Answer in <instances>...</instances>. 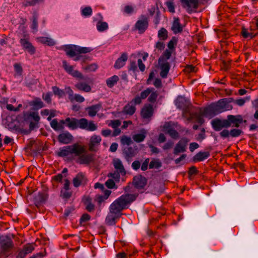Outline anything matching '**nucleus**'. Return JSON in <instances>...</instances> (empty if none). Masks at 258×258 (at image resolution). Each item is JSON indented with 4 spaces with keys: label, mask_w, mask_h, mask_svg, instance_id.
Masks as SVG:
<instances>
[{
    "label": "nucleus",
    "mask_w": 258,
    "mask_h": 258,
    "mask_svg": "<svg viewBox=\"0 0 258 258\" xmlns=\"http://www.w3.org/2000/svg\"><path fill=\"white\" fill-rule=\"evenodd\" d=\"M138 196V194H126L121 195L115 200L109 207V213L105 219L107 225H114L116 220L122 214L121 211L128 208V206L135 201Z\"/></svg>",
    "instance_id": "nucleus-1"
},
{
    "label": "nucleus",
    "mask_w": 258,
    "mask_h": 258,
    "mask_svg": "<svg viewBox=\"0 0 258 258\" xmlns=\"http://www.w3.org/2000/svg\"><path fill=\"white\" fill-rule=\"evenodd\" d=\"M242 123V116L240 114L228 115L226 119H220L216 118L211 121L212 127L217 132L221 131L223 128H227L230 126L239 127Z\"/></svg>",
    "instance_id": "nucleus-2"
},
{
    "label": "nucleus",
    "mask_w": 258,
    "mask_h": 258,
    "mask_svg": "<svg viewBox=\"0 0 258 258\" xmlns=\"http://www.w3.org/2000/svg\"><path fill=\"white\" fill-rule=\"evenodd\" d=\"M66 121L67 126L72 130L80 128L89 131H94L97 129V126L93 121L88 122L85 118L78 119L75 117H67Z\"/></svg>",
    "instance_id": "nucleus-3"
},
{
    "label": "nucleus",
    "mask_w": 258,
    "mask_h": 258,
    "mask_svg": "<svg viewBox=\"0 0 258 258\" xmlns=\"http://www.w3.org/2000/svg\"><path fill=\"white\" fill-rule=\"evenodd\" d=\"M85 152L86 149L84 146L75 143L72 145L67 146L59 148V151L56 154L58 157H64L73 154L75 156L80 155L81 153H85Z\"/></svg>",
    "instance_id": "nucleus-4"
},
{
    "label": "nucleus",
    "mask_w": 258,
    "mask_h": 258,
    "mask_svg": "<svg viewBox=\"0 0 258 258\" xmlns=\"http://www.w3.org/2000/svg\"><path fill=\"white\" fill-rule=\"evenodd\" d=\"M14 247V244L8 235L0 236V255L8 257L12 253V250Z\"/></svg>",
    "instance_id": "nucleus-5"
},
{
    "label": "nucleus",
    "mask_w": 258,
    "mask_h": 258,
    "mask_svg": "<svg viewBox=\"0 0 258 258\" xmlns=\"http://www.w3.org/2000/svg\"><path fill=\"white\" fill-rule=\"evenodd\" d=\"M175 105L177 107L182 110V113L183 116H185L186 114H189L190 117L188 118V120H191L193 116L195 115V114L191 113V111L194 107L189 100L186 99L185 97L182 96H178L176 101Z\"/></svg>",
    "instance_id": "nucleus-6"
},
{
    "label": "nucleus",
    "mask_w": 258,
    "mask_h": 258,
    "mask_svg": "<svg viewBox=\"0 0 258 258\" xmlns=\"http://www.w3.org/2000/svg\"><path fill=\"white\" fill-rule=\"evenodd\" d=\"M24 120L29 122V128L33 130L39 122L40 117L38 112H24Z\"/></svg>",
    "instance_id": "nucleus-7"
},
{
    "label": "nucleus",
    "mask_w": 258,
    "mask_h": 258,
    "mask_svg": "<svg viewBox=\"0 0 258 258\" xmlns=\"http://www.w3.org/2000/svg\"><path fill=\"white\" fill-rule=\"evenodd\" d=\"M222 112L221 106L219 103V100L216 103H211L204 109L203 115L213 117L214 116Z\"/></svg>",
    "instance_id": "nucleus-8"
},
{
    "label": "nucleus",
    "mask_w": 258,
    "mask_h": 258,
    "mask_svg": "<svg viewBox=\"0 0 258 258\" xmlns=\"http://www.w3.org/2000/svg\"><path fill=\"white\" fill-rule=\"evenodd\" d=\"M181 6L185 9L186 11L191 14L196 12L199 5V0H179Z\"/></svg>",
    "instance_id": "nucleus-9"
},
{
    "label": "nucleus",
    "mask_w": 258,
    "mask_h": 258,
    "mask_svg": "<svg viewBox=\"0 0 258 258\" xmlns=\"http://www.w3.org/2000/svg\"><path fill=\"white\" fill-rule=\"evenodd\" d=\"M149 19L144 15L141 16V19L138 20L135 25V29L138 31L139 33L143 34L148 29Z\"/></svg>",
    "instance_id": "nucleus-10"
},
{
    "label": "nucleus",
    "mask_w": 258,
    "mask_h": 258,
    "mask_svg": "<svg viewBox=\"0 0 258 258\" xmlns=\"http://www.w3.org/2000/svg\"><path fill=\"white\" fill-rule=\"evenodd\" d=\"M48 198V195L46 192H39L34 198V203L35 206L39 209L41 206L44 204Z\"/></svg>",
    "instance_id": "nucleus-11"
},
{
    "label": "nucleus",
    "mask_w": 258,
    "mask_h": 258,
    "mask_svg": "<svg viewBox=\"0 0 258 258\" xmlns=\"http://www.w3.org/2000/svg\"><path fill=\"white\" fill-rule=\"evenodd\" d=\"M81 153L80 155H75L78 157L77 162L80 164L89 165L94 161V155L92 154Z\"/></svg>",
    "instance_id": "nucleus-12"
},
{
    "label": "nucleus",
    "mask_w": 258,
    "mask_h": 258,
    "mask_svg": "<svg viewBox=\"0 0 258 258\" xmlns=\"http://www.w3.org/2000/svg\"><path fill=\"white\" fill-rule=\"evenodd\" d=\"M62 66L65 71L73 77L81 79H84L83 76L81 73L77 70H74L73 66L68 65L66 60L62 61Z\"/></svg>",
    "instance_id": "nucleus-13"
},
{
    "label": "nucleus",
    "mask_w": 258,
    "mask_h": 258,
    "mask_svg": "<svg viewBox=\"0 0 258 258\" xmlns=\"http://www.w3.org/2000/svg\"><path fill=\"white\" fill-rule=\"evenodd\" d=\"M189 140L186 138H182L176 145L174 149V155H178L180 153L184 152L186 151V147Z\"/></svg>",
    "instance_id": "nucleus-14"
},
{
    "label": "nucleus",
    "mask_w": 258,
    "mask_h": 258,
    "mask_svg": "<svg viewBox=\"0 0 258 258\" xmlns=\"http://www.w3.org/2000/svg\"><path fill=\"white\" fill-rule=\"evenodd\" d=\"M147 183V178L141 175L135 176L133 180V185L138 189H143L146 185Z\"/></svg>",
    "instance_id": "nucleus-15"
},
{
    "label": "nucleus",
    "mask_w": 258,
    "mask_h": 258,
    "mask_svg": "<svg viewBox=\"0 0 258 258\" xmlns=\"http://www.w3.org/2000/svg\"><path fill=\"white\" fill-rule=\"evenodd\" d=\"M20 42L23 49L26 50L30 54L33 55L36 52V49L28 38H22Z\"/></svg>",
    "instance_id": "nucleus-16"
},
{
    "label": "nucleus",
    "mask_w": 258,
    "mask_h": 258,
    "mask_svg": "<svg viewBox=\"0 0 258 258\" xmlns=\"http://www.w3.org/2000/svg\"><path fill=\"white\" fill-rule=\"evenodd\" d=\"M153 113V106L151 104H145L141 111V115L144 119H148L151 117Z\"/></svg>",
    "instance_id": "nucleus-17"
},
{
    "label": "nucleus",
    "mask_w": 258,
    "mask_h": 258,
    "mask_svg": "<svg viewBox=\"0 0 258 258\" xmlns=\"http://www.w3.org/2000/svg\"><path fill=\"white\" fill-rule=\"evenodd\" d=\"M101 141V139L99 136L94 135L91 137L88 145V150L91 152H96L97 149L96 146H98Z\"/></svg>",
    "instance_id": "nucleus-18"
},
{
    "label": "nucleus",
    "mask_w": 258,
    "mask_h": 258,
    "mask_svg": "<svg viewBox=\"0 0 258 258\" xmlns=\"http://www.w3.org/2000/svg\"><path fill=\"white\" fill-rule=\"evenodd\" d=\"M58 142L61 144H70L73 140V136L68 132L60 134L57 137Z\"/></svg>",
    "instance_id": "nucleus-19"
},
{
    "label": "nucleus",
    "mask_w": 258,
    "mask_h": 258,
    "mask_svg": "<svg viewBox=\"0 0 258 258\" xmlns=\"http://www.w3.org/2000/svg\"><path fill=\"white\" fill-rule=\"evenodd\" d=\"M161 70L160 75L162 78H166L170 69V64L169 62L158 61Z\"/></svg>",
    "instance_id": "nucleus-20"
},
{
    "label": "nucleus",
    "mask_w": 258,
    "mask_h": 258,
    "mask_svg": "<svg viewBox=\"0 0 258 258\" xmlns=\"http://www.w3.org/2000/svg\"><path fill=\"white\" fill-rule=\"evenodd\" d=\"M87 181V179L84 174L79 172L73 179L74 186L76 187H79L82 184H85Z\"/></svg>",
    "instance_id": "nucleus-21"
},
{
    "label": "nucleus",
    "mask_w": 258,
    "mask_h": 258,
    "mask_svg": "<svg viewBox=\"0 0 258 258\" xmlns=\"http://www.w3.org/2000/svg\"><path fill=\"white\" fill-rule=\"evenodd\" d=\"M171 30L174 34L180 33L182 32L183 27L180 23V20L178 18H174Z\"/></svg>",
    "instance_id": "nucleus-22"
},
{
    "label": "nucleus",
    "mask_w": 258,
    "mask_h": 258,
    "mask_svg": "<svg viewBox=\"0 0 258 258\" xmlns=\"http://www.w3.org/2000/svg\"><path fill=\"white\" fill-rule=\"evenodd\" d=\"M64 50L66 51L67 55L73 57L77 54V45H67L64 46Z\"/></svg>",
    "instance_id": "nucleus-23"
},
{
    "label": "nucleus",
    "mask_w": 258,
    "mask_h": 258,
    "mask_svg": "<svg viewBox=\"0 0 258 258\" xmlns=\"http://www.w3.org/2000/svg\"><path fill=\"white\" fill-rule=\"evenodd\" d=\"M127 55L126 53H122L120 57L116 60L114 66V68L119 69L123 67L127 60Z\"/></svg>",
    "instance_id": "nucleus-24"
},
{
    "label": "nucleus",
    "mask_w": 258,
    "mask_h": 258,
    "mask_svg": "<svg viewBox=\"0 0 258 258\" xmlns=\"http://www.w3.org/2000/svg\"><path fill=\"white\" fill-rule=\"evenodd\" d=\"M210 152H199L196 154L192 158L194 162H200L203 161L210 157Z\"/></svg>",
    "instance_id": "nucleus-25"
},
{
    "label": "nucleus",
    "mask_w": 258,
    "mask_h": 258,
    "mask_svg": "<svg viewBox=\"0 0 258 258\" xmlns=\"http://www.w3.org/2000/svg\"><path fill=\"white\" fill-rule=\"evenodd\" d=\"M123 154L126 160L127 161H130L136 155L135 150L131 147L124 148L123 151Z\"/></svg>",
    "instance_id": "nucleus-26"
},
{
    "label": "nucleus",
    "mask_w": 258,
    "mask_h": 258,
    "mask_svg": "<svg viewBox=\"0 0 258 258\" xmlns=\"http://www.w3.org/2000/svg\"><path fill=\"white\" fill-rule=\"evenodd\" d=\"M100 18V20L96 24L97 29L99 32H103L108 28V24L105 22H102L103 17L100 13L98 14Z\"/></svg>",
    "instance_id": "nucleus-27"
},
{
    "label": "nucleus",
    "mask_w": 258,
    "mask_h": 258,
    "mask_svg": "<svg viewBox=\"0 0 258 258\" xmlns=\"http://www.w3.org/2000/svg\"><path fill=\"white\" fill-rule=\"evenodd\" d=\"M102 105L101 103H98L95 105H92L87 108L88 113L90 116H94L96 115L97 112L100 109Z\"/></svg>",
    "instance_id": "nucleus-28"
},
{
    "label": "nucleus",
    "mask_w": 258,
    "mask_h": 258,
    "mask_svg": "<svg viewBox=\"0 0 258 258\" xmlns=\"http://www.w3.org/2000/svg\"><path fill=\"white\" fill-rule=\"evenodd\" d=\"M113 166L114 168L119 171L121 175H125L126 173L125 169L122 164L121 161L119 159L113 160Z\"/></svg>",
    "instance_id": "nucleus-29"
},
{
    "label": "nucleus",
    "mask_w": 258,
    "mask_h": 258,
    "mask_svg": "<svg viewBox=\"0 0 258 258\" xmlns=\"http://www.w3.org/2000/svg\"><path fill=\"white\" fill-rule=\"evenodd\" d=\"M136 110V108L135 105H131L130 103H127L123 107L122 112L125 114L132 115L134 114Z\"/></svg>",
    "instance_id": "nucleus-30"
},
{
    "label": "nucleus",
    "mask_w": 258,
    "mask_h": 258,
    "mask_svg": "<svg viewBox=\"0 0 258 258\" xmlns=\"http://www.w3.org/2000/svg\"><path fill=\"white\" fill-rule=\"evenodd\" d=\"M111 191L109 190H105L104 196L96 195L95 197V200L99 204H100L102 202H104V200L108 199Z\"/></svg>",
    "instance_id": "nucleus-31"
},
{
    "label": "nucleus",
    "mask_w": 258,
    "mask_h": 258,
    "mask_svg": "<svg viewBox=\"0 0 258 258\" xmlns=\"http://www.w3.org/2000/svg\"><path fill=\"white\" fill-rule=\"evenodd\" d=\"M30 106H34L36 109L43 108L44 106L43 102L40 98H35L29 103Z\"/></svg>",
    "instance_id": "nucleus-32"
},
{
    "label": "nucleus",
    "mask_w": 258,
    "mask_h": 258,
    "mask_svg": "<svg viewBox=\"0 0 258 258\" xmlns=\"http://www.w3.org/2000/svg\"><path fill=\"white\" fill-rule=\"evenodd\" d=\"M119 81V78L116 75H114L106 81V85L109 88H112Z\"/></svg>",
    "instance_id": "nucleus-33"
},
{
    "label": "nucleus",
    "mask_w": 258,
    "mask_h": 258,
    "mask_svg": "<svg viewBox=\"0 0 258 258\" xmlns=\"http://www.w3.org/2000/svg\"><path fill=\"white\" fill-rule=\"evenodd\" d=\"M219 103L221 106L222 112L225 111L231 110L233 108L232 105L228 103L225 99H220L219 100Z\"/></svg>",
    "instance_id": "nucleus-34"
},
{
    "label": "nucleus",
    "mask_w": 258,
    "mask_h": 258,
    "mask_svg": "<svg viewBox=\"0 0 258 258\" xmlns=\"http://www.w3.org/2000/svg\"><path fill=\"white\" fill-rule=\"evenodd\" d=\"M75 86L78 90L86 92H89L91 90V87L85 83H78Z\"/></svg>",
    "instance_id": "nucleus-35"
},
{
    "label": "nucleus",
    "mask_w": 258,
    "mask_h": 258,
    "mask_svg": "<svg viewBox=\"0 0 258 258\" xmlns=\"http://www.w3.org/2000/svg\"><path fill=\"white\" fill-rule=\"evenodd\" d=\"M171 54L172 52L171 51L166 49L163 54L159 57L158 61L160 62L161 61L168 62L167 60L171 57Z\"/></svg>",
    "instance_id": "nucleus-36"
},
{
    "label": "nucleus",
    "mask_w": 258,
    "mask_h": 258,
    "mask_svg": "<svg viewBox=\"0 0 258 258\" xmlns=\"http://www.w3.org/2000/svg\"><path fill=\"white\" fill-rule=\"evenodd\" d=\"M150 169H159L162 166V162L159 159H153L149 165Z\"/></svg>",
    "instance_id": "nucleus-37"
},
{
    "label": "nucleus",
    "mask_w": 258,
    "mask_h": 258,
    "mask_svg": "<svg viewBox=\"0 0 258 258\" xmlns=\"http://www.w3.org/2000/svg\"><path fill=\"white\" fill-rule=\"evenodd\" d=\"M51 127L55 131L63 130L64 129V125L60 124L56 119H54L50 122Z\"/></svg>",
    "instance_id": "nucleus-38"
},
{
    "label": "nucleus",
    "mask_w": 258,
    "mask_h": 258,
    "mask_svg": "<svg viewBox=\"0 0 258 258\" xmlns=\"http://www.w3.org/2000/svg\"><path fill=\"white\" fill-rule=\"evenodd\" d=\"M142 132H143V133L136 134L133 137V140L135 142L137 143H140L143 142L145 140L146 138L145 134L146 133L145 130L142 131Z\"/></svg>",
    "instance_id": "nucleus-39"
},
{
    "label": "nucleus",
    "mask_w": 258,
    "mask_h": 258,
    "mask_svg": "<svg viewBox=\"0 0 258 258\" xmlns=\"http://www.w3.org/2000/svg\"><path fill=\"white\" fill-rule=\"evenodd\" d=\"M84 205L87 211L89 212H92L95 210V206L92 203L91 200L90 198H87L84 202Z\"/></svg>",
    "instance_id": "nucleus-40"
},
{
    "label": "nucleus",
    "mask_w": 258,
    "mask_h": 258,
    "mask_svg": "<svg viewBox=\"0 0 258 258\" xmlns=\"http://www.w3.org/2000/svg\"><path fill=\"white\" fill-rule=\"evenodd\" d=\"M158 37L160 40H166L168 38V31L165 28H161L158 31Z\"/></svg>",
    "instance_id": "nucleus-41"
},
{
    "label": "nucleus",
    "mask_w": 258,
    "mask_h": 258,
    "mask_svg": "<svg viewBox=\"0 0 258 258\" xmlns=\"http://www.w3.org/2000/svg\"><path fill=\"white\" fill-rule=\"evenodd\" d=\"M40 42L43 44H46L49 46H53L55 44L54 41L51 38L46 37H41L39 38Z\"/></svg>",
    "instance_id": "nucleus-42"
},
{
    "label": "nucleus",
    "mask_w": 258,
    "mask_h": 258,
    "mask_svg": "<svg viewBox=\"0 0 258 258\" xmlns=\"http://www.w3.org/2000/svg\"><path fill=\"white\" fill-rule=\"evenodd\" d=\"M43 0H24L22 5L25 7L35 6L36 4L42 2Z\"/></svg>",
    "instance_id": "nucleus-43"
},
{
    "label": "nucleus",
    "mask_w": 258,
    "mask_h": 258,
    "mask_svg": "<svg viewBox=\"0 0 258 258\" xmlns=\"http://www.w3.org/2000/svg\"><path fill=\"white\" fill-rule=\"evenodd\" d=\"M241 35L244 38H250V39L253 38L256 35V34L253 35L251 33H249L247 31V29L243 27L241 29Z\"/></svg>",
    "instance_id": "nucleus-44"
},
{
    "label": "nucleus",
    "mask_w": 258,
    "mask_h": 258,
    "mask_svg": "<svg viewBox=\"0 0 258 258\" xmlns=\"http://www.w3.org/2000/svg\"><path fill=\"white\" fill-rule=\"evenodd\" d=\"M52 89L54 94L58 96L59 98L65 95V92L56 86L52 87Z\"/></svg>",
    "instance_id": "nucleus-45"
},
{
    "label": "nucleus",
    "mask_w": 258,
    "mask_h": 258,
    "mask_svg": "<svg viewBox=\"0 0 258 258\" xmlns=\"http://www.w3.org/2000/svg\"><path fill=\"white\" fill-rule=\"evenodd\" d=\"M38 28V15L35 13L33 15L32 24L31 25V28L35 31H37Z\"/></svg>",
    "instance_id": "nucleus-46"
},
{
    "label": "nucleus",
    "mask_w": 258,
    "mask_h": 258,
    "mask_svg": "<svg viewBox=\"0 0 258 258\" xmlns=\"http://www.w3.org/2000/svg\"><path fill=\"white\" fill-rule=\"evenodd\" d=\"M151 95L149 97L148 100L149 102L151 103H155L156 101L157 98L159 95V93L157 91H153L150 93Z\"/></svg>",
    "instance_id": "nucleus-47"
},
{
    "label": "nucleus",
    "mask_w": 258,
    "mask_h": 258,
    "mask_svg": "<svg viewBox=\"0 0 258 258\" xmlns=\"http://www.w3.org/2000/svg\"><path fill=\"white\" fill-rule=\"evenodd\" d=\"M230 136L232 138H235L243 134L242 130L238 128H232L230 131Z\"/></svg>",
    "instance_id": "nucleus-48"
},
{
    "label": "nucleus",
    "mask_w": 258,
    "mask_h": 258,
    "mask_svg": "<svg viewBox=\"0 0 258 258\" xmlns=\"http://www.w3.org/2000/svg\"><path fill=\"white\" fill-rule=\"evenodd\" d=\"M177 38L175 37H173L168 43L167 46L170 50H173L177 43Z\"/></svg>",
    "instance_id": "nucleus-49"
},
{
    "label": "nucleus",
    "mask_w": 258,
    "mask_h": 258,
    "mask_svg": "<svg viewBox=\"0 0 258 258\" xmlns=\"http://www.w3.org/2000/svg\"><path fill=\"white\" fill-rule=\"evenodd\" d=\"M92 14V10L90 7H86L82 10L81 14L85 17L90 16Z\"/></svg>",
    "instance_id": "nucleus-50"
},
{
    "label": "nucleus",
    "mask_w": 258,
    "mask_h": 258,
    "mask_svg": "<svg viewBox=\"0 0 258 258\" xmlns=\"http://www.w3.org/2000/svg\"><path fill=\"white\" fill-rule=\"evenodd\" d=\"M173 125V123L171 121L166 122L163 126V131L166 134H168L169 130H171L174 129Z\"/></svg>",
    "instance_id": "nucleus-51"
},
{
    "label": "nucleus",
    "mask_w": 258,
    "mask_h": 258,
    "mask_svg": "<svg viewBox=\"0 0 258 258\" xmlns=\"http://www.w3.org/2000/svg\"><path fill=\"white\" fill-rule=\"evenodd\" d=\"M154 90H155V89L154 88H148L146 90H144V91L141 93L140 96L141 97L142 99H146L151 93V92H152Z\"/></svg>",
    "instance_id": "nucleus-52"
},
{
    "label": "nucleus",
    "mask_w": 258,
    "mask_h": 258,
    "mask_svg": "<svg viewBox=\"0 0 258 258\" xmlns=\"http://www.w3.org/2000/svg\"><path fill=\"white\" fill-rule=\"evenodd\" d=\"M92 49L90 47H80L77 45V53L78 54L88 53Z\"/></svg>",
    "instance_id": "nucleus-53"
},
{
    "label": "nucleus",
    "mask_w": 258,
    "mask_h": 258,
    "mask_svg": "<svg viewBox=\"0 0 258 258\" xmlns=\"http://www.w3.org/2000/svg\"><path fill=\"white\" fill-rule=\"evenodd\" d=\"M105 185L109 189H116L117 186L116 185L114 180L112 179H108L105 183Z\"/></svg>",
    "instance_id": "nucleus-54"
},
{
    "label": "nucleus",
    "mask_w": 258,
    "mask_h": 258,
    "mask_svg": "<svg viewBox=\"0 0 258 258\" xmlns=\"http://www.w3.org/2000/svg\"><path fill=\"white\" fill-rule=\"evenodd\" d=\"M167 134H168L171 138L174 140H177L179 138V133L174 128L171 130H169Z\"/></svg>",
    "instance_id": "nucleus-55"
},
{
    "label": "nucleus",
    "mask_w": 258,
    "mask_h": 258,
    "mask_svg": "<svg viewBox=\"0 0 258 258\" xmlns=\"http://www.w3.org/2000/svg\"><path fill=\"white\" fill-rule=\"evenodd\" d=\"M120 174L119 171H116L113 173H109L108 174V177H112L116 181H119L120 179Z\"/></svg>",
    "instance_id": "nucleus-56"
},
{
    "label": "nucleus",
    "mask_w": 258,
    "mask_h": 258,
    "mask_svg": "<svg viewBox=\"0 0 258 258\" xmlns=\"http://www.w3.org/2000/svg\"><path fill=\"white\" fill-rule=\"evenodd\" d=\"M14 67L17 74L19 76L22 75L23 72V68L21 64L18 63H16L14 64Z\"/></svg>",
    "instance_id": "nucleus-57"
},
{
    "label": "nucleus",
    "mask_w": 258,
    "mask_h": 258,
    "mask_svg": "<svg viewBox=\"0 0 258 258\" xmlns=\"http://www.w3.org/2000/svg\"><path fill=\"white\" fill-rule=\"evenodd\" d=\"M121 143L123 145H130L132 143V141L131 138L123 136L121 137Z\"/></svg>",
    "instance_id": "nucleus-58"
},
{
    "label": "nucleus",
    "mask_w": 258,
    "mask_h": 258,
    "mask_svg": "<svg viewBox=\"0 0 258 258\" xmlns=\"http://www.w3.org/2000/svg\"><path fill=\"white\" fill-rule=\"evenodd\" d=\"M23 249L28 253H31L34 249V245L32 243H28L24 245Z\"/></svg>",
    "instance_id": "nucleus-59"
},
{
    "label": "nucleus",
    "mask_w": 258,
    "mask_h": 258,
    "mask_svg": "<svg viewBox=\"0 0 258 258\" xmlns=\"http://www.w3.org/2000/svg\"><path fill=\"white\" fill-rule=\"evenodd\" d=\"M90 218L91 216L89 214L86 213L83 214L80 219V224H82L83 223L88 221L90 219Z\"/></svg>",
    "instance_id": "nucleus-60"
},
{
    "label": "nucleus",
    "mask_w": 258,
    "mask_h": 258,
    "mask_svg": "<svg viewBox=\"0 0 258 258\" xmlns=\"http://www.w3.org/2000/svg\"><path fill=\"white\" fill-rule=\"evenodd\" d=\"M165 4L168 8V11L170 13H173L175 12V7L173 2H166Z\"/></svg>",
    "instance_id": "nucleus-61"
},
{
    "label": "nucleus",
    "mask_w": 258,
    "mask_h": 258,
    "mask_svg": "<svg viewBox=\"0 0 258 258\" xmlns=\"http://www.w3.org/2000/svg\"><path fill=\"white\" fill-rule=\"evenodd\" d=\"M198 173V170H197V168L195 166H192L190 167L189 168V171L188 172L189 178H190V177L192 175H196Z\"/></svg>",
    "instance_id": "nucleus-62"
},
{
    "label": "nucleus",
    "mask_w": 258,
    "mask_h": 258,
    "mask_svg": "<svg viewBox=\"0 0 258 258\" xmlns=\"http://www.w3.org/2000/svg\"><path fill=\"white\" fill-rule=\"evenodd\" d=\"M65 90L67 92V93L69 96V99L73 101L74 100V92L71 89V87H68L65 88Z\"/></svg>",
    "instance_id": "nucleus-63"
},
{
    "label": "nucleus",
    "mask_w": 258,
    "mask_h": 258,
    "mask_svg": "<svg viewBox=\"0 0 258 258\" xmlns=\"http://www.w3.org/2000/svg\"><path fill=\"white\" fill-rule=\"evenodd\" d=\"M97 69V66L95 63L91 64L85 68V70L89 72H94Z\"/></svg>",
    "instance_id": "nucleus-64"
}]
</instances>
